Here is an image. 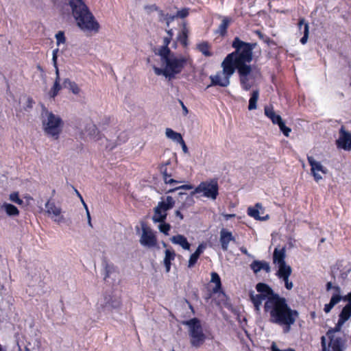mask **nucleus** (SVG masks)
<instances>
[{
	"label": "nucleus",
	"mask_w": 351,
	"mask_h": 351,
	"mask_svg": "<svg viewBox=\"0 0 351 351\" xmlns=\"http://www.w3.org/2000/svg\"><path fill=\"white\" fill-rule=\"evenodd\" d=\"M97 306L100 311L107 314L112 310L119 308L121 299L117 295L106 294L98 300Z\"/></svg>",
	"instance_id": "obj_11"
},
{
	"label": "nucleus",
	"mask_w": 351,
	"mask_h": 351,
	"mask_svg": "<svg viewBox=\"0 0 351 351\" xmlns=\"http://www.w3.org/2000/svg\"><path fill=\"white\" fill-rule=\"evenodd\" d=\"M234 241V237H233L231 232L223 228L220 231V238L219 241L221 245V248L223 251H227L229 247V243L231 241Z\"/></svg>",
	"instance_id": "obj_20"
},
{
	"label": "nucleus",
	"mask_w": 351,
	"mask_h": 351,
	"mask_svg": "<svg viewBox=\"0 0 351 351\" xmlns=\"http://www.w3.org/2000/svg\"><path fill=\"white\" fill-rule=\"evenodd\" d=\"M351 317V303L347 304L342 309L341 312L339 314V320L340 321V324L341 323H345L347 320H348Z\"/></svg>",
	"instance_id": "obj_30"
},
{
	"label": "nucleus",
	"mask_w": 351,
	"mask_h": 351,
	"mask_svg": "<svg viewBox=\"0 0 351 351\" xmlns=\"http://www.w3.org/2000/svg\"><path fill=\"white\" fill-rule=\"evenodd\" d=\"M344 323L340 324L338 320L335 328L329 330L326 336L321 338L322 351H343L345 349V340L336 332H339Z\"/></svg>",
	"instance_id": "obj_6"
},
{
	"label": "nucleus",
	"mask_w": 351,
	"mask_h": 351,
	"mask_svg": "<svg viewBox=\"0 0 351 351\" xmlns=\"http://www.w3.org/2000/svg\"><path fill=\"white\" fill-rule=\"evenodd\" d=\"M56 43L57 45L59 46L60 44H63L65 43V36L63 32H58L56 34Z\"/></svg>",
	"instance_id": "obj_46"
},
{
	"label": "nucleus",
	"mask_w": 351,
	"mask_h": 351,
	"mask_svg": "<svg viewBox=\"0 0 351 351\" xmlns=\"http://www.w3.org/2000/svg\"><path fill=\"white\" fill-rule=\"evenodd\" d=\"M162 245H163L164 247H166V243H163Z\"/></svg>",
	"instance_id": "obj_61"
},
{
	"label": "nucleus",
	"mask_w": 351,
	"mask_h": 351,
	"mask_svg": "<svg viewBox=\"0 0 351 351\" xmlns=\"http://www.w3.org/2000/svg\"><path fill=\"white\" fill-rule=\"evenodd\" d=\"M64 86L68 88L74 95H79L81 92V89L78 85L75 82H71L68 78L64 80Z\"/></svg>",
	"instance_id": "obj_33"
},
{
	"label": "nucleus",
	"mask_w": 351,
	"mask_h": 351,
	"mask_svg": "<svg viewBox=\"0 0 351 351\" xmlns=\"http://www.w3.org/2000/svg\"><path fill=\"white\" fill-rule=\"evenodd\" d=\"M171 241L173 244L180 245L184 250H190V243L188 242L186 238L181 234H178L173 236L171 238Z\"/></svg>",
	"instance_id": "obj_24"
},
{
	"label": "nucleus",
	"mask_w": 351,
	"mask_h": 351,
	"mask_svg": "<svg viewBox=\"0 0 351 351\" xmlns=\"http://www.w3.org/2000/svg\"><path fill=\"white\" fill-rule=\"evenodd\" d=\"M45 211L54 222L60 223L64 221L61 208L57 206L54 202H47Z\"/></svg>",
	"instance_id": "obj_15"
},
{
	"label": "nucleus",
	"mask_w": 351,
	"mask_h": 351,
	"mask_svg": "<svg viewBox=\"0 0 351 351\" xmlns=\"http://www.w3.org/2000/svg\"><path fill=\"white\" fill-rule=\"evenodd\" d=\"M307 160L311 165V171L315 180L319 182L322 179V176L320 173L326 174L328 169L324 167L320 162L317 161L313 156H308Z\"/></svg>",
	"instance_id": "obj_14"
},
{
	"label": "nucleus",
	"mask_w": 351,
	"mask_h": 351,
	"mask_svg": "<svg viewBox=\"0 0 351 351\" xmlns=\"http://www.w3.org/2000/svg\"><path fill=\"white\" fill-rule=\"evenodd\" d=\"M81 137L85 140H93L106 149H112L116 146V145H108V140L99 133L97 127L92 123L86 125L81 133Z\"/></svg>",
	"instance_id": "obj_9"
},
{
	"label": "nucleus",
	"mask_w": 351,
	"mask_h": 351,
	"mask_svg": "<svg viewBox=\"0 0 351 351\" xmlns=\"http://www.w3.org/2000/svg\"><path fill=\"white\" fill-rule=\"evenodd\" d=\"M211 282L215 284V287L213 289L214 292H217L221 288V283L220 277L217 273L211 274Z\"/></svg>",
	"instance_id": "obj_36"
},
{
	"label": "nucleus",
	"mask_w": 351,
	"mask_h": 351,
	"mask_svg": "<svg viewBox=\"0 0 351 351\" xmlns=\"http://www.w3.org/2000/svg\"><path fill=\"white\" fill-rule=\"evenodd\" d=\"M183 40H182V43L185 45L186 43V35L185 34L184 32H183Z\"/></svg>",
	"instance_id": "obj_60"
},
{
	"label": "nucleus",
	"mask_w": 351,
	"mask_h": 351,
	"mask_svg": "<svg viewBox=\"0 0 351 351\" xmlns=\"http://www.w3.org/2000/svg\"><path fill=\"white\" fill-rule=\"evenodd\" d=\"M167 33H168V34H169V36L164 38V39H163V45H162V46H161V47H160L158 48V49L157 50V51H158V50H162V49H164V48L169 49V48L168 47V45H169V44L170 43L171 40V37H172L171 30H169V31L167 32Z\"/></svg>",
	"instance_id": "obj_42"
},
{
	"label": "nucleus",
	"mask_w": 351,
	"mask_h": 351,
	"mask_svg": "<svg viewBox=\"0 0 351 351\" xmlns=\"http://www.w3.org/2000/svg\"><path fill=\"white\" fill-rule=\"evenodd\" d=\"M58 51H59L58 49H56L53 50V51H52V62H53V64L54 67H56V66H58L57 58H58Z\"/></svg>",
	"instance_id": "obj_49"
},
{
	"label": "nucleus",
	"mask_w": 351,
	"mask_h": 351,
	"mask_svg": "<svg viewBox=\"0 0 351 351\" xmlns=\"http://www.w3.org/2000/svg\"><path fill=\"white\" fill-rule=\"evenodd\" d=\"M240 250L245 255H247L249 257H252V256L248 252L247 249L244 247H241Z\"/></svg>",
	"instance_id": "obj_56"
},
{
	"label": "nucleus",
	"mask_w": 351,
	"mask_h": 351,
	"mask_svg": "<svg viewBox=\"0 0 351 351\" xmlns=\"http://www.w3.org/2000/svg\"><path fill=\"white\" fill-rule=\"evenodd\" d=\"M181 189L190 190V189H193V186H192V185H190V184L182 185L178 187H175L173 189H169L167 191V193H172L178 189Z\"/></svg>",
	"instance_id": "obj_47"
},
{
	"label": "nucleus",
	"mask_w": 351,
	"mask_h": 351,
	"mask_svg": "<svg viewBox=\"0 0 351 351\" xmlns=\"http://www.w3.org/2000/svg\"><path fill=\"white\" fill-rule=\"evenodd\" d=\"M10 201L18 204L23 205V201L19 197V195L18 192H13L9 195Z\"/></svg>",
	"instance_id": "obj_40"
},
{
	"label": "nucleus",
	"mask_w": 351,
	"mask_h": 351,
	"mask_svg": "<svg viewBox=\"0 0 351 351\" xmlns=\"http://www.w3.org/2000/svg\"><path fill=\"white\" fill-rule=\"evenodd\" d=\"M230 23V19L228 18H223L220 25L219 26L218 32L221 34L224 35L226 32V29Z\"/></svg>",
	"instance_id": "obj_38"
},
{
	"label": "nucleus",
	"mask_w": 351,
	"mask_h": 351,
	"mask_svg": "<svg viewBox=\"0 0 351 351\" xmlns=\"http://www.w3.org/2000/svg\"><path fill=\"white\" fill-rule=\"evenodd\" d=\"M60 90L61 86L60 84V80H58V79H56L54 84L49 93V96L52 98H54L58 94Z\"/></svg>",
	"instance_id": "obj_35"
},
{
	"label": "nucleus",
	"mask_w": 351,
	"mask_h": 351,
	"mask_svg": "<svg viewBox=\"0 0 351 351\" xmlns=\"http://www.w3.org/2000/svg\"><path fill=\"white\" fill-rule=\"evenodd\" d=\"M55 68V70H56V79H58V80H60V75H59V69L58 68V66H56V67H54Z\"/></svg>",
	"instance_id": "obj_59"
},
{
	"label": "nucleus",
	"mask_w": 351,
	"mask_h": 351,
	"mask_svg": "<svg viewBox=\"0 0 351 351\" xmlns=\"http://www.w3.org/2000/svg\"><path fill=\"white\" fill-rule=\"evenodd\" d=\"M179 143L181 145L182 149L183 152L184 153H187L188 152V148H187V146L186 145V143H185L184 141L182 139V142L180 141Z\"/></svg>",
	"instance_id": "obj_53"
},
{
	"label": "nucleus",
	"mask_w": 351,
	"mask_h": 351,
	"mask_svg": "<svg viewBox=\"0 0 351 351\" xmlns=\"http://www.w3.org/2000/svg\"><path fill=\"white\" fill-rule=\"evenodd\" d=\"M265 114L271 119L274 124H278L282 120L281 117L276 114L273 108L270 106L265 108Z\"/></svg>",
	"instance_id": "obj_27"
},
{
	"label": "nucleus",
	"mask_w": 351,
	"mask_h": 351,
	"mask_svg": "<svg viewBox=\"0 0 351 351\" xmlns=\"http://www.w3.org/2000/svg\"><path fill=\"white\" fill-rule=\"evenodd\" d=\"M285 258V249L276 247L273 253V263L278 267V270L291 267L286 263Z\"/></svg>",
	"instance_id": "obj_17"
},
{
	"label": "nucleus",
	"mask_w": 351,
	"mask_h": 351,
	"mask_svg": "<svg viewBox=\"0 0 351 351\" xmlns=\"http://www.w3.org/2000/svg\"><path fill=\"white\" fill-rule=\"evenodd\" d=\"M350 86H351V81H350Z\"/></svg>",
	"instance_id": "obj_63"
},
{
	"label": "nucleus",
	"mask_w": 351,
	"mask_h": 351,
	"mask_svg": "<svg viewBox=\"0 0 351 351\" xmlns=\"http://www.w3.org/2000/svg\"><path fill=\"white\" fill-rule=\"evenodd\" d=\"M271 351H295V350L292 348H287L285 350H280L278 348L276 343L273 342L271 346Z\"/></svg>",
	"instance_id": "obj_50"
},
{
	"label": "nucleus",
	"mask_w": 351,
	"mask_h": 351,
	"mask_svg": "<svg viewBox=\"0 0 351 351\" xmlns=\"http://www.w3.org/2000/svg\"><path fill=\"white\" fill-rule=\"evenodd\" d=\"M188 14H189V10L186 9V8H184V9H182V10H181L180 11H178L176 16L179 17V18H181V19H183V18L187 16Z\"/></svg>",
	"instance_id": "obj_48"
},
{
	"label": "nucleus",
	"mask_w": 351,
	"mask_h": 351,
	"mask_svg": "<svg viewBox=\"0 0 351 351\" xmlns=\"http://www.w3.org/2000/svg\"><path fill=\"white\" fill-rule=\"evenodd\" d=\"M250 268L254 274H258L261 270L265 271L266 273L271 271L269 263L265 261H254L250 264Z\"/></svg>",
	"instance_id": "obj_22"
},
{
	"label": "nucleus",
	"mask_w": 351,
	"mask_h": 351,
	"mask_svg": "<svg viewBox=\"0 0 351 351\" xmlns=\"http://www.w3.org/2000/svg\"><path fill=\"white\" fill-rule=\"evenodd\" d=\"M179 195L182 199H184L185 202L182 204L179 210H177L175 212V214L177 217L180 218V220H182L183 219V215L180 213V210L184 209L187 207L192 206L194 204V199L192 195H189L187 193H180Z\"/></svg>",
	"instance_id": "obj_21"
},
{
	"label": "nucleus",
	"mask_w": 351,
	"mask_h": 351,
	"mask_svg": "<svg viewBox=\"0 0 351 351\" xmlns=\"http://www.w3.org/2000/svg\"><path fill=\"white\" fill-rule=\"evenodd\" d=\"M165 135H166L167 138L171 139V141H173L174 142H176L178 143L180 141L182 142L183 138H182L181 134L175 132L174 130H173L171 128H167L165 130Z\"/></svg>",
	"instance_id": "obj_32"
},
{
	"label": "nucleus",
	"mask_w": 351,
	"mask_h": 351,
	"mask_svg": "<svg viewBox=\"0 0 351 351\" xmlns=\"http://www.w3.org/2000/svg\"><path fill=\"white\" fill-rule=\"evenodd\" d=\"M173 351H174V350H173Z\"/></svg>",
	"instance_id": "obj_64"
},
{
	"label": "nucleus",
	"mask_w": 351,
	"mask_h": 351,
	"mask_svg": "<svg viewBox=\"0 0 351 351\" xmlns=\"http://www.w3.org/2000/svg\"><path fill=\"white\" fill-rule=\"evenodd\" d=\"M75 193H76V194H77V197L80 198V201H81V202H82V205H83V206H84V209H85V210H87V208H88V206H87V204L85 203V202H84V199H83L82 196L81 195V194L79 193V191H78L77 189H75Z\"/></svg>",
	"instance_id": "obj_51"
},
{
	"label": "nucleus",
	"mask_w": 351,
	"mask_h": 351,
	"mask_svg": "<svg viewBox=\"0 0 351 351\" xmlns=\"http://www.w3.org/2000/svg\"><path fill=\"white\" fill-rule=\"evenodd\" d=\"M259 97V92L258 90H253L249 100L248 110H252L257 108V101Z\"/></svg>",
	"instance_id": "obj_34"
},
{
	"label": "nucleus",
	"mask_w": 351,
	"mask_h": 351,
	"mask_svg": "<svg viewBox=\"0 0 351 351\" xmlns=\"http://www.w3.org/2000/svg\"><path fill=\"white\" fill-rule=\"evenodd\" d=\"M159 223L160 224L158 225V228L160 230V232H162L165 235H168L169 232L171 230V225L167 223H165V221L163 222Z\"/></svg>",
	"instance_id": "obj_41"
},
{
	"label": "nucleus",
	"mask_w": 351,
	"mask_h": 351,
	"mask_svg": "<svg viewBox=\"0 0 351 351\" xmlns=\"http://www.w3.org/2000/svg\"><path fill=\"white\" fill-rule=\"evenodd\" d=\"M167 213L160 207L156 206L154 208V213L152 220L154 223L163 222L167 218Z\"/></svg>",
	"instance_id": "obj_29"
},
{
	"label": "nucleus",
	"mask_w": 351,
	"mask_h": 351,
	"mask_svg": "<svg viewBox=\"0 0 351 351\" xmlns=\"http://www.w3.org/2000/svg\"><path fill=\"white\" fill-rule=\"evenodd\" d=\"M239 75L241 87L245 90H249L254 83L255 78L259 75L258 71L252 66L237 69Z\"/></svg>",
	"instance_id": "obj_10"
},
{
	"label": "nucleus",
	"mask_w": 351,
	"mask_h": 351,
	"mask_svg": "<svg viewBox=\"0 0 351 351\" xmlns=\"http://www.w3.org/2000/svg\"><path fill=\"white\" fill-rule=\"evenodd\" d=\"M0 351H2L1 346L0 345Z\"/></svg>",
	"instance_id": "obj_62"
},
{
	"label": "nucleus",
	"mask_w": 351,
	"mask_h": 351,
	"mask_svg": "<svg viewBox=\"0 0 351 351\" xmlns=\"http://www.w3.org/2000/svg\"><path fill=\"white\" fill-rule=\"evenodd\" d=\"M140 243L147 247H154L157 245V239L155 233L149 227L142 226V234L140 239Z\"/></svg>",
	"instance_id": "obj_13"
},
{
	"label": "nucleus",
	"mask_w": 351,
	"mask_h": 351,
	"mask_svg": "<svg viewBox=\"0 0 351 351\" xmlns=\"http://www.w3.org/2000/svg\"><path fill=\"white\" fill-rule=\"evenodd\" d=\"M222 216L223 217V218L226 219V220H228L230 219V218L232 217H235V215L234 214H222Z\"/></svg>",
	"instance_id": "obj_57"
},
{
	"label": "nucleus",
	"mask_w": 351,
	"mask_h": 351,
	"mask_svg": "<svg viewBox=\"0 0 351 351\" xmlns=\"http://www.w3.org/2000/svg\"><path fill=\"white\" fill-rule=\"evenodd\" d=\"M189 328L190 343L192 346L199 348L206 340V335L203 332L200 321L197 318H193L183 322Z\"/></svg>",
	"instance_id": "obj_8"
},
{
	"label": "nucleus",
	"mask_w": 351,
	"mask_h": 351,
	"mask_svg": "<svg viewBox=\"0 0 351 351\" xmlns=\"http://www.w3.org/2000/svg\"><path fill=\"white\" fill-rule=\"evenodd\" d=\"M180 103L182 108L183 114L184 115H186L189 112L187 108L185 106V105L184 104V103L182 101H180Z\"/></svg>",
	"instance_id": "obj_54"
},
{
	"label": "nucleus",
	"mask_w": 351,
	"mask_h": 351,
	"mask_svg": "<svg viewBox=\"0 0 351 351\" xmlns=\"http://www.w3.org/2000/svg\"><path fill=\"white\" fill-rule=\"evenodd\" d=\"M218 184L217 181L211 180L210 182H201L192 193H202L204 197L215 200L218 195Z\"/></svg>",
	"instance_id": "obj_12"
},
{
	"label": "nucleus",
	"mask_w": 351,
	"mask_h": 351,
	"mask_svg": "<svg viewBox=\"0 0 351 351\" xmlns=\"http://www.w3.org/2000/svg\"><path fill=\"white\" fill-rule=\"evenodd\" d=\"M278 125L280 128V131L284 134V135L286 136H289V133L291 131V128L287 127L282 120Z\"/></svg>",
	"instance_id": "obj_44"
},
{
	"label": "nucleus",
	"mask_w": 351,
	"mask_h": 351,
	"mask_svg": "<svg viewBox=\"0 0 351 351\" xmlns=\"http://www.w3.org/2000/svg\"><path fill=\"white\" fill-rule=\"evenodd\" d=\"M256 292L250 291V300L254 310L260 313L263 303L264 311L269 315V321L282 328L284 333L291 331V326L299 317L298 311L292 309L287 300L276 293L267 284L259 282L256 285Z\"/></svg>",
	"instance_id": "obj_1"
},
{
	"label": "nucleus",
	"mask_w": 351,
	"mask_h": 351,
	"mask_svg": "<svg viewBox=\"0 0 351 351\" xmlns=\"http://www.w3.org/2000/svg\"><path fill=\"white\" fill-rule=\"evenodd\" d=\"M164 265L166 271L169 272L171 268V261L174 260L176 254L172 249H167L165 252Z\"/></svg>",
	"instance_id": "obj_28"
},
{
	"label": "nucleus",
	"mask_w": 351,
	"mask_h": 351,
	"mask_svg": "<svg viewBox=\"0 0 351 351\" xmlns=\"http://www.w3.org/2000/svg\"><path fill=\"white\" fill-rule=\"evenodd\" d=\"M86 216H87L88 224L90 227H93L92 223H91L90 214L88 210V208H87V210H86Z\"/></svg>",
	"instance_id": "obj_52"
},
{
	"label": "nucleus",
	"mask_w": 351,
	"mask_h": 351,
	"mask_svg": "<svg viewBox=\"0 0 351 351\" xmlns=\"http://www.w3.org/2000/svg\"><path fill=\"white\" fill-rule=\"evenodd\" d=\"M69 5L77 27L86 34L99 32V24L83 0H69Z\"/></svg>",
	"instance_id": "obj_3"
},
{
	"label": "nucleus",
	"mask_w": 351,
	"mask_h": 351,
	"mask_svg": "<svg viewBox=\"0 0 351 351\" xmlns=\"http://www.w3.org/2000/svg\"><path fill=\"white\" fill-rule=\"evenodd\" d=\"M163 179H164L165 183L167 184L173 185L174 184H178V183H181L182 182L180 181L176 180L174 179L171 178L170 176H169L166 173H165L163 174Z\"/></svg>",
	"instance_id": "obj_45"
},
{
	"label": "nucleus",
	"mask_w": 351,
	"mask_h": 351,
	"mask_svg": "<svg viewBox=\"0 0 351 351\" xmlns=\"http://www.w3.org/2000/svg\"><path fill=\"white\" fill-rule=\"evenodd\" d=\"M291 273L292 269L289 267L282 270H277L276 274L278 279L285 283V287L287 290L292 289L293 287V282L289 280Z\"/></svg>",
	"instance_id": "obj_19"
},
{
	"label": "nucleus",
	"mask_w": 351,
	"mask_h": 351,
	"mask_svg": "<svg viewBox=\"0 0 351 351\" xmlns=\"http://www.w3.org/2000/svg\"><path fill=\"white\" fill-rule=\"evenodd\" d=\"M265 213V208L263 207L262 204L260 203L256 204L254 207H250L247 209V214L249 216L254 218L257 220L265 221L267 220L269 217L268 215L265 216H262Z\"/></svg>",
	"instance_id": "obj_18"
},
{
	"label": "nucleus",
	"mask_w": 351,
	"mask_h": 351,
	"mask_svg": "<svg viewBox=\"0 0 351 351\" xmlns=\"http://www.w3.org/2000/svg\"><path fill=\"white\" fill-rule=\"evenodd\" d=\"M338 300L335 297H331L330 301L328 304H325L324 311L326 313H328L330 312L332 308L338 304Z\"/></svg>",
	"instance_id": "obj_39"
},
{
	"label": "nucleus",
	"mask_w": 351,
	"mask_h": 351,
	"mask_svg": "<svg viewBox=\"0 0 351 351\" xmlns=\"http://www.w3.org/2000/svg\"><path fill=\"white\" fill-rule=\"evenodd\" d=\"M333 292L332 294V297H335L338 300V302L342 300L343 296L341 295V288L339 286L333 287Z\"/></svg>",
	"instance_id": "obj_43"
},
{
	"label": "nucleus",
	"mask_w": 351,
	"mask_h": 351,
	"mask_svg": "<svg viewBox=\"0 0 351 351\" xmlns=\"http://www.w3.org/2000/svg\"><path fill=\"white\" fill-rule=\"evenodd\" d=\"M175 204V201L171 196H167L165 200L158 202L157 206L164 210L167 213V210L171 209Z\"/></svg>",
	"instance_id": "obj_31"
},
{
	"label": "nucleus",
	"mask_w": 351,
	"mask_h": 351,
	"mask_svg": "<svg viewBox=\"0 0 351 351\" xmlns=\"http://www.w3.org/2000/svg\"><path fill=\"white\" fill-rule=\"evenodd\" d=\"M342 300L348 301V303H351V292L348 295L343 297Z\"/></svg>",
	"instance_id": "obj_55"
},
{
	"label": "nucleus",
	"mask_w": 351,
	"mask_h": 351,
	"mask_svg": "<svg viewBox=\"0 0 351 351\" xmlns=\"http://www.w3.org/2000/svg\"><path fill=\"white\" fill-rule=\"evenodd\" d=\"M230 56H226L221 63L222 71H218L215 75L209 77L211 83L208 86H219L227 87L230 84V78L234 74L235 69L230 64Z\"/></svg>",
	"instance_id": "obj_7"
},
{
	"label": "nucleus",
	"mask_w": 351,
	"mask_h": 351,
	"mask_svg": "<svg viewBox=\"0 0 351 351\" xmlns=\"http://www.w3.org/2000/svg\"><path fill=\"white\" fill-rule=\"evenodd\" d=\"M336 145L338 148L344 150L351 149V133L346 131L343 126L339 130V137L336 140Z\"/></svg>",
	"instance_id": "obj_16"
},
{
	"label": "nucleus",
	"mask_w": 351,
	"mask_h": 351,
	"mask_svg": "<svg viewBox=\"0 0 351 351\" xmlns=\"http://www.w3.org/2000/svg\"><path fill=\"white\" fill-rule=\"evenodd\" d=\"M206 249V245L204 243H201L198 245L195 252L190 256L189 260L188 261V267L192 268L196 264L199 256L204 252Z\"/></svg>",
	"instance_id": "obj_23"
},
{
	"label": "nucleus",
	"mask_w": 351,
	"mask_h": 351,
	"mask_svg": "<svg viewBox=\"0 0 351 351\" xmlns=\"http://www.w3.org/2000/svg\"><path fill=\"white\" fill-rule=\"evenodd\" d=\"M160 56L161 67L152 66L156 75H162L169 80L175 78L176 75L180 73L189 61V59L183 56H177L170 49L164 48L155 53Z\"/></svg>",
	"instance_id": "obj_2"
},
{
	"label": "nucleus",
	"mask_w": 351,
	"mask_h": 351,
	"mask_svg": "<svg viewBox=\"0 0 351 351\" xmlns=\"http://www.w3.org/2000/svg\"><path fill=\"white\" fill-rule=\"evenodd\" d=\"M197 49L201 51L205 56L209 57L212 56L210 51V46L207 43H202L197 45Z\"/></svg>",
	"instance_id": "obj_37"
},
{
	"label": "nucleus",
	"mask_w": 351,
	"mask_h": 351,
	"mask_svg": "<svg viewBox=\"0 0 351 351\" xmlns=\"http://www.w3.org/2000/svg\"><path fill=\"white\" fill-rule=\"evenodd\" d=\"M1 208L9 217H16L19 215V209L12 204L4 202Z\"/></svg>",
	"instance_id": "obj_26"
},
{
	"label": "nucleus",
	"mask_w": 351,
	"mask_h": 351,
	"mask_svg": "<svg viewBox=\"0 0 351 351\" xmlns=\"http://www.w3.org/2000/svg\"><path fill=\"white\" fill-rule=\"evenodd\" d=\"M333 287L332 283L330 282H328L327 285H326V289L327 291H329L330 289H332L333 290Z\"/></svg>",
	"instance_id": "obj_58"
},
{
	"label": "nucleus",
	"mask_w": 351,
	"mask_h": 351,
	"mask_svg": "<svg viewBox=\"0 0 351 351\" xmlns=\"http://www.w3.org/2000/svg\"><path fill=\"white\" fill-rule=\"evenodd\" d=\"M302 26H304L303 28V37L300 39V43L302 45H305L307 43L308 34H309V26L308 23H306L304 20V19H300L298 22V27L300 29H302Z\"/></svg>",
	"instance_id": "obj_25"
},
{
	"label": "nucleus",
	"mask_w": 351,
	"mask_h": 351,
	"mask_svg": "<svg viewBox=\"0 0 351 351\" xmlns=\"http://www.w3.org/2000/svg\"><path fill=\"white\" fill-rule=\"evenodd\" d=\"M41 119L45 133L48 136L58 139L63 127L62 119L58 115L43 108L41 113Z\"/></svg>",
	"instance_id": "obj_5"
},
{
	"label": "nucleus",
	"mask_w": 351,
	"mask_h": 351,
	"mask_svg": "<svg viewBox=\"0 0 351 351\" xmlns=\"http://www.w3.org/2000/svg\"><path fill=\"white\" fill-rule=\"evenodd\" d=\"M256 45V43H245L236 37L232 45L235 51L227 56H230V64L234 69L251 66L248 64L252 60V51Z\"/></svg>",
	"instance_id": "obj_4"
}]
</instances>
